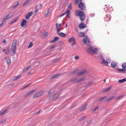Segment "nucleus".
Wrapping results in <instances>:
<instances>
[{
  "label": "nucleus",
  "instance_id": "f257e3e1",
  "mask_svg": "<svg viewBox=\"0 0 126 126\" xmlns=\"http://www.w3.org/2000/svg\"><path fill=\"white\" fill-rule=\"evenodd\" d=\"M76 15L79 16L81 21H83L85 20L86 15L83 11L79 10L77 11L76 13Z\"/></svg>",
  "mask_w": 126,
  "mask_h": 126
},
{
  "label": "nucleus",
  "instance_id": "f03ea898",
  "mask_svg": "<svg viewBox=\"0 0 126 126\" xmlns=\"http://www.w3.org/2000/svg\"><path fill=\"white\" fill-rule=\"evenodd\" d=\"M16 42H15L12 43V46L11 50L12 51L13 55H14L16 53Z\"/></svg>",
  "mask_w": 126,
  "mask_h": 126
},
{
  "label": "nucleus",
  "instance_id": "7ed1b4c3",
  "mask_svg": "<svg viewBox=\"0 0 126 126\" xmlns=\"http://www.w3.org/2000/svg\"><path fill=\"white\" fill-rule=\"evenodd\" d=\"M87 50L88 52L95 54L96 53L98 52L97 49L96 48H94L93 46L91 47L88 48Z\"/></svg>",
  "mask_w": 126,
  "mask_h": 126
},
{
  "label": "nucleus",
  "instance_id": "20e7f679",
  "mask_svg": "<svg viewBox=\"0 0 126 126\" xmlns=\"http://www.w3.org/2000/svg\"><path fill=\"white\" fill-rule=\"evenodd\" d=\"M83 40L84 44L88 46L90 45L91 43H90L89 38L88 37L86 36L83 39Z\"/></svg>",
  "mask_w": 126,
  "mask_h": 126
},
{
  "label": "nucleus",
  "instance_id": "39448f33",
  "mask_svg": "<svg viewBox=\"0 0 126 126\" xmlns=\"http://www.w3.org/2000/svg\"><path fill=\"white\" fill-rule=\"evenodd\" d=\"M43 93V91L42 90H41L37 92L33 96V98H35L40 96Z\"/></svg>",
  "mask_w": 126,
  "mask_h": 126
},
{
  "label": "nucleus",
  "instance_id": "423d86ee",
  "mask_svg": "<svg viewBox=\"0 0 126 126\" xmlns=\"http://www.w3.org/2000/svg\"><path fill=\"white\" fill-rule=\"evenodd\" d=\"M66 14H67L66 16L68 17L69 18H70V17L69 16V15L70 14V11H69V10H66L65 12L62 15H60L59 16L60 17H62Z\"/></svg>",
  "mask_w": 126,
  "mask_h": 126
},
{
  "label": "nucleus",
  "instance_id": "0eeeda50",
  "mask_svg": "<svg viewBox=\"0 0 126 126\" xmlns=\"http://www.w3.org/2000/svg\"><path fill=\"white\" fill-rule=\"evenodd\" d=\"M79 7L82 10H85L86 8L85 4L82 2H80L79 4Z\"/></svg>",
  "mask_w": 126,
  "mask_h": 126
},
{
  "label": "nucleus",
  "instance_id": "6e6552de",
  "mask_svg": "<svg viewBox=\"0 0 126 126\" xmlns=\"http://www.w3.org/2000/svg\"><path fill=\"white\" fill-rule=\"evenodd\" d=\"M13 14L12 13H9L7 16L4 18V20L5 21L6 20L8 19L11 17L13 16Z\"/></svg>",
  "mask_w": 126,
  "mask_h": 126
},
{
  "label": "nucleus",
  "instance_id": "1a4fd4ad",
  "mask_svg": "<svg viewBox=\"0 0 126 126\" xmlns=\"http://www.w3.org/2000/svg\"><path fill=\"white\" fill-rule=\"evenodd\" d=\"M85 79V78L83 77L81 79L78 80V81H77V78H75L74 79L72 80L71 81H75L74 82L76 83L77 82V83H79L84 81Z\"/></svg>",
  "mask_w": 126,
  "mask_h": 126
},
{
  "label": "nucleus",
  "instance_id": "9d476101",
  "mask_svg": "<svg viewBox=\"0 0 126 126\" xmlns=\"http://www.w3.org/2000/svg\"><path fill=\"white\" fill-rule=\"evenodd\" d=\"M87 73V70H84L78 73L77 75L78 76H81Z\"/></svg>",
  "mask_w": 126,
  "mask_h": 126
},
{
  "label": "nucleus",
  "instance_id": "9b49d317",
  "mask_svg": "<svg viewBox=\"0 0 126 126\" xmlns=\"http://www.w3.org/2000/svg\"><path fill=\"white\" fill-rule=\"evenodd\" d=\"M111 17V16L109 14H107L105 17V21H109L110 20Z\"/></svg>",
  "mask_w": 126,
  "mask_h": 126
},
{
  "label": "nucleus",
  "instance_id": "f8f14e48",
  "mask_svg": "<svg viewBox=\"0 0 126 126\" xmlns=\"http://www.w3.org/2000/svg\"><path fill=\"white\" fill-rule=\"evenodd\" d=\"M79 27L81 29H83L86 27V26L85 24L81 23L79 24Z\"/></svg>",
  "mask_w": 126,
  "mask_h": 126
},
{
  "label": "nucleus",
  "instance_id": "ddd939ff",
  "mask_svg": "<svg viewBox=\"0 0 126 126\" xmlns=\"http://www.w3.org/2000/svg\"><path fill=\"white\" fill-rule=\"evenodd\" d=\"M33 14V13L32 12L29 13L26 16L25 18L26 19L29 20V19L30 17L32 16Z\"/></svg>",
  "mask_w": 126,
  "mask_h": 126
},
{
  "label": "nucleus",
  "instance_id": "4468645a",
  "mask_svg": "<svg viewBox=\"0 0 126 126\" xmlns=\"http://www.w3.org/2000/svg\"><path fill=\"white\" fill-rule=\"evenodd\" d=\"M111 86H110L107 88L102 91V93H105L106 92L108 91L111 89Z\"/></svg>",
  "mask_w": 126,
  "mask_h": 126
},
{
  "label": "nucleus",
  "instance_id": "2eb2a0df",
  "mask_svg": "<svg viewBox=\"0 0 126 126\" xmlns=\"http://www.w3.org/2000/svg\"><path fill=\"white\" fill-rule=\"evenodd\" d=\"M27 22V20L25 19H23L21 23V26L22 27L24 26L26 23Z\"/></svg>",
  "mask_w": 126,
  "mask_h": 126
},
{
  "label": "nucleus",
  "instance_id": "dca6fc26",
  "mask_svg": "<svg viewBox=\"0 0 126 126\" xmlns=\"http://www.w3.org/2000/svg\"><path fill=\"white\" fill-rule=\"evenodd\" d=\"M9 49H10V48H9V47H8L6 49H3V52L5 53L6 54H8V53H9Z\"/></svg>",
  "mask_w": 126,
  "mask_h": 126
},
{
  "label": "nucleus",
  "instance_id": "f3484780",
  "mask_svg": "<svg viewBox=\"0 0 126 126\" xmlns=\"http://www.w3.org/2000/svg\"><path fill=\"white\" fill-rule=\"evenodd\" d=\"M36 89H34V90H33L30 91L29 93L26 94H25V97H27V96H28L30 94H32V93L34 92L35 91H36Z\"/></svg>",
  "mask_w": 126,
  "mask_h": 126
},
{
  "label": "nucleus",
  "instance_id": "a211bd4d",
  "mask_svg": "<svg viewBox=\"0 0 126 126\" xmlns=\"http://www.w3.org/2000/svg\"><path fill=\"white\" fill-rule=\"evenodd\" d=\"M102 64H105V65H107L108 64V63H110V62L108 61H106L104 59L102 60Z\"/></svg>",
  "mask_w": 126,
  "mask_h": 126
},
{
  "label": "nucleus",
  "instance_id": "6ab92c4d",
  "mask_svg": "<svg viewBox=\"0 0 126 126\" xmlns=\"http://www.w3.org/2000/svg\"><path fill=\"white\" fill-rule=\"evenodd\" d=\"M126 70H125V69L123 68L122 69H119L118 70V71L119 72L125 73H126Z\"/></svg>",
  "mask_w": 126,
  "mask_h": 126
},
{
  "label": "nucleus",
  "instance_id": "aec40b11",
  "mask_svg": "<svg viewBox=\"0 0 126 126\" xmlns=\"http://www.w3.org/2000/svg\"><path fill=\"white\" fill-rule=\"evenodd\" d=\"M87 105L86 104L84 106L81 107L80 108V110L81 111H83L85 110L87 107Z\"/></svg>",
  "mask_w": 126,
  "mask_h": 126
},
{
  "label": "nucleus",
  "instance_id": "412c9836",
  "mask_svg": "<svg viewBox=\"0 0 126 126\" xmlns=\"http://www.w3.org/2000/svg\"><path fill=\"white\" fill-rule=\"evenodd\" d=\"M58 34L59 35L62 37H64L66 36L65 34L63 32L58 33Z\"/></svg>",
  "mask_w": 126,
  "mask_h": 126
},
{
  "label": "nucleus",
  "instance_id": "4be33fe9",
  "mask_svg": "<svg viewBox=\"0 0 126 126\" xmlns=\"http://www.w3.org/2000/svg\"><path fill=\"white\" fill-rule=\"evenodd\" d=\"M60 74H55L54 76H53L51 77V79H53L54 78H57L58 77H59L60 75Z\"/></svg>",
  "mask_w": 126,
  "mask_h": 126
},
{
  "label": "nucleus",
  "instance_id": "5701e85b",
  "mask_svg": "<svg viewBox=\"0 0 126 126\" xmlns=\"http://www.w3.org/2000/svg\"><path fill=\"white\" fill-rule=\"evenodd\" d=\"M111 65L112 67L114 68L117 65V64L112 62L111 63Z\"/></svg>",
  "mask_w": 126,
  "mask_h": 126
},
{
  "label": "nucleus",
  "instance_id": "b1692460",
  "mask_svg": "<svg viewBox=\"0 0 126 126\" xmlns=\"http://www.w3.org/2000/svg\"><path fill=\"white\" fill-rule=\"evenodd\" d=\"M72 4L71 3H69V5L68 6V7L67 8V9L68 10H69L70 11V10H71L72 9Z\"/></svg>",
  "mask_w": 126,
  "mask_h": 126
},
{
  "label": "nucleus",
  "instance_id": "393cba45",
  "mask_svg": "<svg viewBox=\"0 0 126 126\" xmlns=\"http://www.w3.org/2000/svg\"><path fill=\"white\" fill-rule=\"evenodd\" d=\"M59 39V38L58 37H55L54 39L52 40L51 41V43H52L54 42H55L56 41L58 40Z\"/></svg>",
  "mask_w": 126,
  "mask_h": 126
},
{
  "label": "nucleus",
  "instance_id": "a878e982",
  "mask_svg": "<svg viewBox=\"0 0 126 126\" xmlns=\"http://www.w3.org/2000/svg\"><path fill=\"white\" fill-rule=\"evenodd\" d=\"M79 36L80 37H82L85 36V33L83 32H80L79 34Z\"/></svg>",
  "mask_w": 126,
  "mask_h": 126
},
{
  "label": "nucleus",
  "instance_id": "bb28decb",
  "mask_svg": "<svg viewBox=\"0 0 126 126\" xmlns=\"http://www.w3.org/2000/svg\"><path fill=\"white\" fill-rule=\"evenodd\" d=\"M126 81V78H124L122 79L119 80L118 81V82L121 83H122Z\"/></svg>",
  "mask_w": 126,
  "mask_h": 126
},
{
  "label": "nucleus",
  "instance_id": "cd10ccee",
  "mask_svg": "<svg viewBox=\"0 0 126 126\" xmlns=\"http://www.w3.org/2000/svg\"><path fill=\"white\" fill-rule=\"evenodd\" d=\"M122 68L126 70V63H124L122 64Z\"/></svg>",
  "mask_w": 126,
  "mask_h": 126
},
{
  "label": "nucleus",
  "instance_id": "c85d7f7f",
  "mask_svg": "<svg viewBox=\"0 0 126 126\" xmlns=\"http://www.w3.org/2000/svg\"><path fill=\"white\" fill-rule=\"evenodd\" d=\"M85 118V116H83L79 118L78 119V121H81L84 119Z\"/></svg>",
  "mask_w": 126,
  "mask_h": 126
},
{
  "label": "nucleus",
  "instance_id": "c756f323",
  "mask_svg": "<svg viewBox=\"0 0 126 126\" xmlns=\"http://www.w3.org/2000/svg\"><path fill=\"white\" fill-rule=\"evenodd\" d=\"M31 68V66H29L28 67L24 69L23 70V72H26L29 69Z\"/></svg>",
  "mask_w": 126,
  "mask_h": 126
},
{
  "label": "nucleus",
  "instance_id": "7c9ffc66",
  "mask_svg": "<svg viewBox=\"0 0 126 126\" xmlns=\"http://www.w3.org/2000/svg\"><path fill=\"white\" fill-rule=\"evenodd\" d=\"M75 40V39L73 37H72L69 39L68 41L70 42H71Z\"/></svg>",
  "mask_w": 126,
  "mask_h": 126
},
{
  "label": "nucleus",
  "instance_id": "2f4dec72",
  "mask_svg": "<svg viewBox=\"0 0 126 126\" xmlns=\"http://www.w3.org/2000/svg\"><path fill=\"white\" fill-rule=\"evenodd\" d=\"M114 97H115L114 96H113L112 97H111L110 98H109L108 100H105V101H109L112 100V99L114 98Z\"/></svg>",
  "mask_w": 126,
  "mask_h": 126
},
{
  "label": "nucleus",
  "instance_id": "473e14b6",
  "mask_svg": "<svg viewBox=\"0 0 126 126\" xmlns=\"http://www.w3.org/2000/svg\"><path fill=\"white\" fill-rule=\"evenodd\" d=\"M6 62L8 65L10 64L11 63V60L9 59H7L6 60Z\"/></svg>",
  "mask_w": 126,
  "mask_h": 126
},
{
  "label": "nucleus",
  "instance_id": "72a5a7b5",
  "mask_svg": "<svg viewBox=\"0 0 126 126\" xmlns=\"http://www.w3.org/2000/svg\"><path fill=\"white\" fill-rule=\"evenodd\" d=\"M7 111V110H5L2 112H0V115H2L5 114Z\"/></svg>",
  "mask_w": 126,
  "mask_h": 126
},
{
  "label": "nucleus",
  "instance_id": "f704fd0d",
  "mask_svg": "<svg viewBox=\"0 0 126 126\" xmlns=\"http://www.w3.org/2000/svg\"><path fill=\"white\" fill-rule=\"evenodd\" d=\"M18 19V18H15L11 22V24H12L15 22Z\"/></svg>",
  "mask_w": 126,
  "mask_h": 126
},
{
  "label": "nucleus",
  "instance_id": "c9c22d12",
  "mask_svg": "<svg viewBox=\"0 0 126 126\" xmlns=\"http://www.w3.org/2000/svg\"><path fill=\"white\" fill-rule=\"evenodd\" d=\"M57 23H56V27L57 30V33L58 34V33H59V32L60 31V30L58 27H57Z\"/></svg>",
  "mask_w": 126,
  "mask_h": 126
},
{
  "label": "nucleus",
  "instance_id": "e433bc0d",
  "mask_svg": "<svg viewBox=\"0 0 126 126\" xmlns=\"http://www.w3.org/2000/svg\"><path fill=\"white\" fill-rule=\"evenodd\" d=\"M60 60V59L59 58H57L53 60V61L54 62H56L59 61Z\"/></svg>",
  "mask_w": 126,
  "mask_h": 126
},
{
  "label": "nucleus",
  "instance_id": "4c0bfd02",
  "mask_svg": "<svg viewBox=\"0 0 126 126\" xmlns=\"http://www.w3.org/2000/svg\"><path fill=\"white\" fill-rule=\"evenodd\" d=\"M21 77V75H20L18 76L17 77H16L15 78V79H14V80H16L17 79H19Z\"/></svg>",
  "mask_w": 126,
  "mask_h": 126
},
{
  "label": "nucleus",
  "instance_id": "58836bf2",
  "mask_svg": "<svg viewBox=\"0 0 126 126\" xmlns=\"http://www.w3.org/2000/svg\"><path fill=\"white\" fill-rule=\"evenodd\" d=\"M99 55L102 60L104 59V57L103 56V54L102 53H100Z\"/></svg>",
  "mask_w": 126,
  "mask_h": 126
},
{
  "label": "nucleus",
  "instance_id": "ea45409f",
  "mask_svg": "<svg viewBox=\"0 0 126 126\" xmlns=\"http://www.w3.org/2000/svg\"><path fill=\"white\" fill-rule=\"evenodd\" d=\"M19 2L18 1L17 2V3L16 5H14L13 6V8L14 9L15 7H16L19 4Z\"/></svg>",
  "mask_w": 126,
  "mask_h": 126
},
{
  "label": "nucleus",
  "instance_id": "a19ab883",
  "mask_svg": "<svg viewBox=\"0 0 126 126\" xmlns=\"http://www.w3.org/2000/svg\"><path fill=\"white\" fill-rule=\"evenodd\" d=\"M106 97H102L101 98H100L98 100L99 101H101L102 100H103L104 99H105Z\"/></svg>",
  "mask_w": 126,
  "mask_h": 126
},
{
  "label": "nucleus",
  "instance_id": "79ce46f5",
  "mask_svg": "<svg viewBox=\"0 0 126 126\" xmlns=\"http://www.w3.org/2000/svg\"><path fill=\"white\" fill-rule=\"evenodd\" d=\"M32 45H33V43L32 42H31L29 45V46H28V47L29 48H30L32 46Z\"/></svg>",
  "mask_w": 126,
  "mask_h": 126
},
{
  "label": "nucleus",
  "instance_id": "37998d69",
  "mask_svg": "<svg viewBox=\"0 0 126 126\" xmlns=\"http://www.w3.org/2000/svg\"><path fill=\"white\" fill-rule=\"evenodd\" d=\"M98 108H99L98 107L96 108H95L92 111H93V112H95L96 110L98 109Z\"/></svg>",
  "mask_w": 126,
  "mask_h": 126
},
{
  "label": "nucleus",
  "instance_id": "c03bdc74",
  "mask_svg": "<svg viewBox=\"0 0 126 126\" xmlns=\"http://www.w3.org/2000/svg\"><path fill=\"white\" fill-rule=\"evenodd\" d=\"M49 13V9H48L47 12L45 13V16H47Z\"/></svg>",
  "mask_w": 126,
  "mask_h": 126
},
{
  "label": "nucleus",
  "instance_id": "a18cd8bd",
  "mask_svg": "<svg viewBox=\"0 0 126 126\" xmlns=\"http://www.w3.org/2000/svg\"><path fill=\"white\" fill-rule=\"evenodd\" d=\"M47 34L48 33L47 32H44V35L45 37H46L47 36Z\"/></svg>",
  "mask_w": 126,
  "mask_h": 126
},
{
  "label": "nucleus",
  "instance_id": "49530a36",
  "mask_svg": "<svg viewBox=\"0 0 126 126\" xmlns=\"http://www.w3.org/2000/svg\"><path fill=\"white\" fill-rule=\"evenodd\" d=\"M77 71H78V70H74V71H73L71 73V74H74L75 73H76V72Z\"/></svg>",
  "mask_w": 126,
  "mask_h": 126
},
{
  "label": "nucleus",
  "instance_id": "de8ad7c7",
  "mask_svg": "<svg viewBox=\"0 0 126 126\" xmlns=\"http://www.w3.org/2000/svg\"><path fill=\"white\" fill-rule=\"evenodd\" d=\"M79 56H76L75 57V60H78L79 59Z\"/></svg>",
  "mask_w": 126,
  "mask_h": 126
},
{
  "label": "nucleus",
  "instance_id": "09e8293b",
  "mask_svg": "<svg viewBox=\"0 0 126 126\" xmlns=\"http://www.w3.org/2000/svg\"><path fill=\"white\" fill-rule=\"evenodd\" d=\"M55 47V45L53 46H52L50 47H49V48L50 49H52L53 48Z\"/></svg>",
  "mask_w": 126,
  "mask_h": 126
},
{
  "label": "nucleus",
  "instance_id": "8fccbe9b",
  "mask_svg": "<svg viewBox=\"0 0 126 126\" xmlns=\"http://www.w3.org/2000/svg\"><path fill=\"white\" fill-rule=\"evenodd\" d=\"M106 61H109L110 62V59L109 58H107L106 59Z\"/></svg>",
  "mask_w": 126,
  "mask_h": 126
},
{
  "label": "nucleus",
  "instance_id": "3c124183",
  "mask_svg": "<svg viewBox=\"0 0 126 126\" xmlns=\"http://www.w3.org/2000/svg\"><path fill=\"white\" fill-rule=\"evenodd\" d=\"M123 96H119V97H118L117 98V99H120L121 98H122V97Z\"/></svg>",
  "mask_w": 126,
  "mask_h": 126
},
{
  "label": "nucleus",
  "instance_id": "603ef678",
  "mask_svg": "<svg viewBox=\"0 0 126 126\" xmlns=\"http://www.w3.org/2000/svg\"><path fill=\"white\" fill-rule=\"evenodd\" d=\"M73 42L72 43V45H74L76 43L75 40V41H73Z\"/></svg>",
  "mask_w": 126,
  "mask_h": 126
},
{
  "label": "nucleus",
  "instance_id": "864d4df0",
  "mask_svg": "<svg viewBox=\"0 0 126 126\" xmlns=\"http://www.w3.org/2000/svg\"><path fill=\"white\" fill-rule=\"evenodd\" d=\"M38 11V9H37L35 10L34 12L35 13H36Z\"/></svg>",
  "mask_w": 126,
  "mask_h": 126
},
{
  "label": "nucleus",
  "instance_id": "5fc2aeb1",
  "mask_svg": "<svg viewBox=\"0 0 126 126\" xmlns=\"http://www.w3.org/2000/svg\"><path fill=\"white\" fill-rule=\"evenodd\" d=\"M75 3L76 4H77L78 3V0H75Z\"/></svg>",
  "mask_w": 126,
  "mask_h": 126
},
{
  "label": "nucleus",
  "instance_id": "6e6d98bb",
  "mask_svg": "<svg viewBox=\"0 0 126 126\" xmlns=\"http://www.w3.org/2000/svg\"><path fill=\"white\" fill-rule=\"evenodd\" d=\"M30 84H28V85H27L26 86H25L23 88H25L27 87V86H29V85H30Z\"/></svg>",
  "mask_w": 126,
  "mask_h": 126
},
{
  "label": "nucleus",
  "instance_id": "4d7b16f0",
  "mask_svg": "<svg viewBox=\"0 0 126 126\" xmlns=\"http://www.w3.org/2000/svg\"><path fill=\"white\" fill-rule=\"evenodd\" d=\"M3 22H4V23H5V21H3L1 23V24L2 25H3L4 24L3 23Z\"/></svg>",
  "mask_w": 126,
  "mask_h": 126
},
{
  "label": "nucleus",
  "instance_id": "13d9d810",
  "mask_svg": "<svg viewBox=\"0 0 126 126\" xmlns=\"http://www.w3.org/2000/svg\"><path fill=\"white\" fill-rule=\"evenodd\" d=\"M6 40H5V39H3V43H6Z\"/></svg>",
  "mask_w": 126,
  "mask_h": 126
},
{
  "label": "nucleus",
  "instance_id": "bf43d9fd",
  "mask_svg": "<svg viewBox=\"0 0 126 126\" xmlns=\"http://www.w3.org/2000/svg\"><path fill=\"white\" fill-rule=\"evenodd\" d=\"M57 24V27H58L60 26H61V25L60 24H59L58 23Z\"/></svg>",
  "mask_w": 126,
  "mask_h": 126
},
{
  "label": "nucleus",
  "instance_id": "052dcab7",
  "mask_svg": "<svg viewBox=\"0 0 126 126\" xmlns=\"http://www.w3.org/2000/svg\"><path fill=\"white\" fill-rule=\"evenodd\" d=\"M39 6L40 7V8H41L42 5L41 4H40L39 5Z\"/></svg>",
  "mask_w": 126,
  "mask_h": 126
},
{
  "label": "nucleus",
  "instance_id": "680f3d73",
  "mask_svg": "<svg viewBox=\"0 0 126 126\" xmlns=\"http://www.w3.org/2000/svg\"><path fill=\"white\" fill-rule=\"evenodd\" d=\"M75 30L76 32H78V30L77 29H76Z\"/></svg>",
  "mask_w": 126,
  "mask_h": 126
},
{
  "label": "nucleus",
  "instance_id": "e2e57ef3",
  "mask_svg": "<svg viewBox=\"0 0 126 126\" xmlns=\"http://www.w3.org/2000/svg\"><path fill=\"white\" fill-rule=\"evenodd\" d=\"M59 97V96H58L57 97H55V99H56L58 98V97Z\"/></svg>",
  "mask_w": 126,
  "mask_h": 126
},
{
  "label": "nucleus",
  "instance_id": "0e129e2a",
  "mask_svg": "<svg viewBox=\"0 0 126 126\" xmlns=\"http://www.w3.org/2000/svg\"><path fill=\"white\" fill-rule=\"evenodd\" d=\"M82 0H79L80 2H81L82 1Z\"/></svg>",
  "mask_w": 126,
  "mask_h": 126
},
{
  "label": "nucleus",
  "instance_id": "69168bd1",
  "mask_svg": "<svg viewBox=\"0 0 126 126\" xmlns=\"http://www.w3.org/2000/svg\"><path fill=\"white\" fill-rule=\"evenodd\" d=\"M2 25L1 24H0V27H1L2 26Z\"/></svg>",
  "mask_w": 126,
  "mask_h": 126
},
{
  "label": "nucleus",
  "instance_id": "338daca9",
  "mask_svg": "<svg viewBox=\"0 0 126 126\" xmlns=\"http://www.w3.org/2000/svg\"><path fill=\"white\" fill-rule=\"evenodd\" d=\"M4 121H2V122H1V123H3V122H4Z\"/></svg>",
  "mask_w": 126,
  "mask_h": 126
},
{
  "label": "nucleus",
  "instance_id": "774afa93",
  "mask_svg": "<svg viewBox=\"0 0 126 126\" xmlns=\"http://www.w3.org/2000/svg\"><path fill=\"white\" fill-rule=\"evenodd\" d=\"M63 25H64V22H63Z\"/></svg>",
  "mask_w": 126,
  "mask_h": 126
}]
</instances>
